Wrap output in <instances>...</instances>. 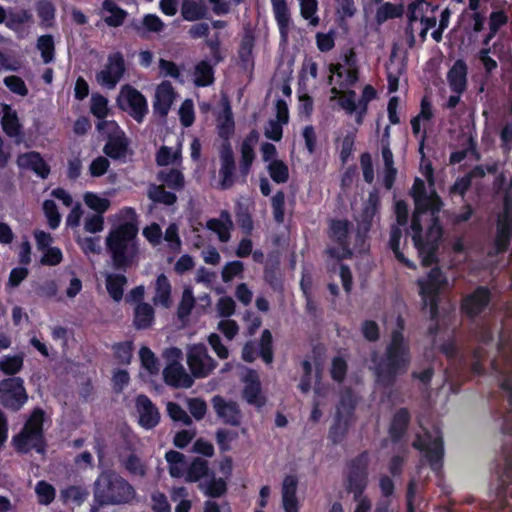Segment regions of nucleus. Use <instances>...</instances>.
I'll return each mask as SVG.
<instances>
[{
  "label": "nucleus",
  "mask_w": 512,
  "mask_h": 512,
  "mask_svg": "<svg viewBox=\"0 0 512 512\" xmlns=\"http://www.w3.org/2000/svg\"><path fill=\"white\" fill-rule=\"evenodd\" d=\"M329 84L334 85L330 100H338L339 106L348 114L355 115L358 125L363 123L368 104L376 97V90L371 85H365L361 97L356 100V92L350 88L359 79V66L354 51L346 53L341 61L329 66Z\"/></svg>",
  "instance_id": "obj_1"
},
{
  "label": "nucleus",
  "mask_w": 512,
  "mask_h": 512,
  "mask_svg": "<svg viewBox=\"0 0 512 512\" xmlns=\"http://www.w3.org/2000/svg\"><path fill=\"white\" fill-rule=\"evenodd\" d=\"M415 211L412 217L411 231L415 247L420 254L433 256L442 235V229L436 216L441 201L433 190H426L424 181L416 178L412 187Z\"/></svg>",
  "instance_id": "obj_2"
},
{
  "label": "nucleus",
  "mask_w": 512,
  "mask_h": 512,
  "mask_svg": "<svg viewBox=\"0 0 512 512\" xmlns=\"http://www.w3.org/2000/svg\"><path fill=\"white\" fill-rule=\"evenodd\" d=\"M395 323L384 355L372 357L376 381L385 387L394 385L397 377L405 374L411 363L410 344L403 335L404 321L397 316Z\"/></svg>",
  "instance_id": "obj_3"
},
{
  "label": "nucleus",
  "mask_w": 512,
  "mask_h": 512,
  "mask_svg": "<svg viewBox=\"0 0 512 512\" xmlns=\"http://www.w3.org/2000/svg\"><path fill=\"white\" fill-rule=\"evenodd\" d=\"M136 498L134 487L113 471L102 472L94 483V499L100 505H122Z\"/></svg>",
  "instance_id": "obj_4"
},
{
  "label": "nucleus",
  "mask_w": 512,
  "mask_h": 512,
  "mask_svg": "<svg viewBox=\"0 0 512 512\" xmlns=\"http://www.w3.org/2000/svg\"><path fill=\"white\" fill-rule=\"evenodd\" d=\"M118 224L114 225L106 237V245L113 256H124L132 252L138 233L136 214L132 208H123L116 215Z\"/></svg>",
  "instance_id": "obj_5"
},
{
  "label": "nucleus",
  "mask_w": 512,
  "mask_h": 512,
  "mask_svg": "<svg viewBox=\"0 0 512 512\" xmlns=\"http://www.w3.org/2000/svg\"><path fill=\"white\" fill-rule=\"evenodd\" d=\"M437 258H417L421 267L429 269L427 277L419 279L420 294L423 305L429 307V313L432 320L436 319L438 293L447 285V279L442 275L438 268Z\"/></svg>",
  "instance_id": "obj_6"
},
{
  "label": "nucleus",
  "mask_w": 512,
  "mask_h": 512,
  "mask_svg": "<svg viewBox=\"0 0 512 512\" xmlns=\"http://www.w3.org/2000/svg\"><path fill=\"white\" fill-rule=\"evenodd\" d=\"M43 419V411L40 409L34 410L22 431L13 437L12 443L18 452L26 453L31 449H36L39 452L42 450Z\"/></svg>",
  "instance_id": "obj_7"
},
{
  "label": "nucleus",
  "mask_w": 512,
  "mask_h": 512,
  "mask_svg": "<svg viewBox=\"0 0 512 512\" xmlns=\"http://www.w3.org/2000/svg\"><path fill=\"white\" fill-rule=\"evenodd\" d=\"M496 472L499 483L493 509L499 510L498 512H510L506 510L505 502L507 495L512 498V445L506 443L503 447Z\"/></svg>",
  "instance_id": "obj_8"
},
{
  "label": "nucleus",
  "mask_w": 512,
  "mask_h": 512,
  "mask_svg": "<svg viewBox=\"0 0 512 512\" xmlns=\"http://www.w3.org/2000/svg\"><path fill=\"white\" fill-rule=\"evenodd\" d=\"M495 186L499 190H504V211L499 216L497 224V236L495 239V248L497 253H504L509 245L512 236V202L506 191V179L503 174L499 175L495 180Z\"/></svg>",
  "instance_id": "obj_9"
},
{
  "label": "nucleus",
  "mask_w": 512,
  "mask_h": 512,
  "mask_svg": "<svg viewBox=\"0 0 512 512\" xmlns=\"http://www.w3.org/2000/svg\"><path fill=\"white\" fill-rule=\"evenodd\" d=\"M413 446L425 453V457L433 470H438L441 467L444 448L442 435L438 428H433L432 431H425L423 435H418L413 442Z\"/></svg>",
  "instance_id": "obj_10"
},
{
  "label": "nucleus",
  "mask_w": 512,
  "mask_h": 512,
  "mask_svg": "<svg viewBox=\"0 0 512 512\" xmlns=\"http://www.w3.org/2000/svg\"><path fill=\"white\" fill-rule=\"evenodd\" d=\"M126 72L124 56L120 52L111 53L103 68L96 73L97 83L109 90L116 87Z\"/></svg>",
  "instance_id": "obj_11"
},
{
  "label": "nucleus",
  "mask_w": 512,
  "mask_h": 512,
  "mask_svg": "<svg viewBox=\"0 0 512 512\" xmlns=\"http://www.w3.org/2000/svg\"><path fill=\"white\" fill-rule=\"evenodd\" d=\"M117 102L121 109L128 111L138 122L143 120L148 111L146 98L131 85L121 87Z\"/></svg>",
  "instance_id": "obj_12"
},
{
  "label": "nucleus",
  "mask_w": 512,
  "mask_h": 512,
  "mask_svg": "<svg viewBox=\"0 0 512 512\" xmlns=\"http://www.w3.org/2000/svg\"><path fill=\"white\" fill-rule=\"evenodd\" d=\"M27 401L23 380L19 377L4 379L0 382V404L12 409H20Z\"/></svg>",
  "instance_id": "obj_13"
},
{
  "label": "nucleus",
  "mask_w": 512,
  "mask_h": 512,
  "mask_svg": "<svg viewBox=\"0 0 512 512\" xmlns=\"http://www.w3.org/2000/svg\"><path fill=\"white\" fill-rule=\"evenodd\" d=\"M187 364L195 378L207 377L216 367V362L208 354L204 345H193L187 352Z\"/></svg>",
  "instance_id": "obj_14"
},
{
  "label": "nucleus",
  "mask_w": 512,
  "mask_h": 512,
  "mask_svg": "<svg viewBox=\"0 0 512 512\" xmlns=\"http://www.w3.org/2000/svg\"><path fill=\"white\" fill-rule=\"evenodd\" d=\"M135 408L138 422L143 428L151 429L159 423L160 413L146 395H138L136 397Z\"/></svg>",
  "instance_id": "obj_15"
},
{
  "label": "nucleus",
  "mask_w": 512,
  "mask_h": 512,
  "mask_svg": "<svg viewBox=\"0 0 512 512\" xmlns=\"http://www.w3.org/2000/svg\"><path fill=\"white\" fill-rule=\"evenodd\" d=\"M275 108L276 118L268 121L264 128V135L270 140L280 141L283 134V126L289 121V111L284 100H278Z\"/></svg>",
  "instance_id": "obj_16"
},
{
  "label": "nucleus",
  "mask_w": 512,
  "mask_h": 512,
  "mask_svg": "<svg viewBox=\"0 0 512 512\" xmlns=\"http://www.w3.org/2000/svg\"><path fill=\"white\" fill-rule=\"evenodd\" d=\"M272 11L277 23L281 41L288 42L289 33L294 28V22L291 17L290 9L285 0H270Z\"/></svg>",
  "instance_id": "obj_17"
},
{
  "label": "nucleus",
  "mask_w": 512,
  "mask_h": 512,
  "mask_svg": "<svg viewBox=\"0 0 512 512\" xmlns=\"http://www.w3.org/2000/svg\"><path fill=\"white\" fill-rule=\"evenodd\" d=\"M367 486V459L362 455L353 462L348 476L347 489L353 495H364L363 491Z\"/></svg>",
  "instance_id": "obj_18"
},
{
  "label": "nucleus",
  "mask_w": 512,
  "mask_h": 512,
  "mask_svg": "<svg viewBox=\"0 0 512 512\" xmlns=\"http://www.w3.org/2000/svg\"><path fill=\"white\" fill-rule=\"evenodd\" d=\"M221 167L219 170V186L221 189H229L234 184L235 162L230 145L223 146L220 152Z\"/></svg>",
  "instance_id": "obj_19"
},
{
  "label": "nucleus",
  "mask_w": 512,
  "mask_h": 512,
  "mask_svg": "<svg viewBox=\"0 0 512 512\" xmlns=\"http://www.w3.org/2000/svg\"><path fill=\"white\" fill-rule=\"evenodd\" d=\"M468 67L464 60L458 59L447 72V83L452 92L464 93L467 89Z\"/></svg>",
  "instance_id": "obj_20"
},
{
  "label": "nucleus",
  "mask_w": 512,
  "mask_h": 512,
  "mask_svg": "<svg viewBox=\"0 0 512 512\" xmlns=\"http://www.w3.org/2000/svg\"><path fill=\"white\" fill-rule=\"evenodd\" d=\"M176 93L169 81L161 82L155 91L153 108L161 116H166L175 100Z\"/></svg>",
  "instance_id": "obj_21"
},
{
  "label": "nucleus",
  "mask_w": 512,
  "mask_h": 512,
  "mask_svg": "<svg viewBox=\"0 0 512 512\" xmlns=\"http://www.w3.org/2000/svg\"><path fill=\"white\" fill-rule=\"evenodd\" d=\"M163 376L165 382L176 388H190L193 383V376H191L182 364L166 365Z\"/></svg>",
  "instance_id": "obj_22"
},
{
  "label": "nucleus",
  "mask_w": 512,
  "mask_h": 512,
  "mask_svg": "<svg viewBox=\"0 0 512 512\" xmlns=\"http://www.w3.org/2000/svg\"><path fill=\"white\" fill-rule=\"evenodd\" d=\"M16 162L20 168L31 170L41 178H46L50 173V168L47 163L43 160L41 155L35 151L20 154Z\"/></svg>",
  "instance_id": "obj_23"
},
{
  "label": "nucleus",
  "mask_w": 512,
  "mask_h": 512,
  "mask_svg": "<svg viewBox=\"0 0 512 512\" xmlns=\"http://www.w3.org/2000/svg\"><path fill=\"white\" fill-rule=\"evenodd\" d=\"M244 383L243 395L245 400L257 407L264 405L265 399L261 393L258 374L253 370H248L244 376Z\"/></svg>",
  "instance_id": "obj_24"
},
{
  "label": "nucleus",
  "mask_w": 512,
  "mask_h": 512,
  "mask_svg": "<svg viewBox=\"0 0 512 512\" xmlns=\"http://www.w3.org/2000/svg\"><path fill=\"white\" fill-rule=\"evenodd\" d=\"M212 403L217 415L225 423L234 426L240 423L241 414L236 403L226 402L220 396H215L212 400Z\"/></svg>",
  "instance_id": "obj_25"
},
{
  "label": "nucleus",
  "mask_w": 512,
  "mask_h": 512,
  "mask_svg": "<svg viewBox=\"0 0 512 512\" xmlns=\"http://www.w3.org/2000/svg\"><path fill=\"white\" fill-rule=\"evenodd\" d=\"M298 480L295 476H286L282 483V505L285 512H298L299 502L296 496Z\"/></svg>",
  "instance_id": "obj_26"
},
{
  "label": "nucleus",
  "mask_w": 512,
  "mask_h": 512,
  "mask_svg": "<svg viewBox=\"0 0 512 512\" xmlns=\"http://www.w3.org/2000/svg\"><path fill=\"white\" fill-rule=\"evenodd\" d=\"M488 303V290L484 288H478L473 294L465 298L462 307L469 316H476L482 312Z\"/></svg>",
  "instance_id": "obj_27"
},
{
  "label": "nucleus",
  "mask_w": 512,
  "mask_h": 512,
  "mask_svg": "<svg viewBox=\"0 0 512 512\" xmlns=\"http://www.w3.org/2000/svg\"><path fill=\"white\" fill-rule=\"evenodd\" d=\"M378 206V195L376 193H371L358 220V226L361 231L368 232L370 230L377 217Z\"/></svg>",
  "instance_id": "obj_28"
},
{
  "label": "nucleus",
  "mask_w": 512,
  "mask_h": 512,
  "mask_svg": "<svg viewBox=\"0 0 512 512\" xmlns=\"http://www.w3.org/2000/svg\"><path fill=\"white\" fill-rule=\"evenodd\" d=\"M154 296H153V303L156 306H161L163 308H169L172 305V287L167 279V277L164 274H160L155 282L154 285Z\"/></svg>",
  "instance_id": "obj_29"
},
{
  "label": "nucleus",
  "mask_w": 512,
  "mask_h": 512,
  "mask_svg": "<svg viewBox=\"0 0 512 512\" xmlns=\"http://www.w3.org/2000/svg\"><path fill=\"white\" fill-rule=\"evenodd\" d=\"M207 228L218 235L222 242L230 239V231L233 228V222L227 211H222L219 218L210 219L207 222Z\"/></svg>",
  "instance_id": "obj_30"
},
{
  "label": "nucleus",
  "mask_w": 512,
  "mask_h": 512,
  "mask_svg": "<svg viewBox=\"0 0 512 512\" xmlns=\"http://www.w3.org/2000/svg\"><path fill=\"white\" fill-rule=\"evenodd\" d=\"M199 489L208 497L218 498L226 492V481L219 477H215L213 473H209L202 481L199 482Z\"/></svg>",
  "instance_id": "obj_31"
},
{
  "label": "nucleus",
  "mask_w": 512,
  "mask_h": 512,
  "mask_svg": "<svg viewBox=\"0 0 512 512\" xmlns=\"http://www.w3.org/2000/svg\"><path fill=\"white\" fill-rule=\"evenodd\" d=\"M154 309L146 302H140L134 307L133 325L137 329H148L154 322Z\"/></svg>",
  "instance_id": "obj_32"
},
{
  "label": "nucleus",
  "mask_w": 512,
  "mask_h": 512,
  "mask_svg": "<svg viewBox=\"0 0 512 512\" xmlns=\"http://www.w3.org/2000/svg\"><path fill=\"white\" fill-rule=\"evenodd\" d=\"M101 16L107 25L117 27L124 22L126 12L112 0H105L102 4Z\"/></svg>",
  "instance_id": "obj_33"
},
{
  "label": "nucleus",
  "mask_w": 512,
  "mask_h": 512,
  "mask_svg": "<svg viewBox=\"0 0 512 512\" xmlns=\"http://www.w3.org/2000/svg\"><path fill=\"white\" fill-rule=\"evenodd\" d=\"M105 278L108 294L115 302H120L127 284L126 276L120 273H106Z\"/></svg>",
  "instance_id": "obj_34"
},
{
  "label": "nucleus",
  "mask_w": 512,
  "mask_h": 512,
  "mask_svg": "<svg viewBox=\"0 0 512 512\" xmlns=\"http://www.w3.org/2000/svg\"><path fill=\"white\" fill-rule=\"evenodd\" d=\"M221 104L222 111L217 116V128L220 136L227 139L234 131V120L229 102L223 99Z\"/></svg>",
  "instance_id": "obj_35"
},
{
  "label": "nucleus",
  "mask_w": 512,
  "mask_h": 512,
  "mask_svg": "<svg viewBox=\"0 0 512 512\" xmlns=\"http://www.w3.org/2000/svg\"><path fill=\"white\" fill-rule=\"evenodd\" d=\"M381 155L384 162L383 181L385 187L389 190L394 184L397 169L394 167L393 153L389 147L388 141L386 143L383 142Z\"/></svg>",
  "instance_id": "obj_36"
},
{
  "label": "nucleus",
  "mask_w": 512,
  "mask_h": 512,
  "mask_svg": "<svg viewBox=\"0 0 512 512\" xmlns=\"http://www.w3.org/2000/svg\"><path fill=\"white\" fill-rule=\"evenodd\" d=\"M1 122L4 132L9 137H18L21 135V124L19 122L17 112L8 105L3 106Z\"/></svg>",
  "instance_id": "obj_37"
},
{
  "label": "nucleus",
  "mask_w": 512,
  "mask_h": 512,
  "mask_svg": "<svg viewBox=\"0 0 512 512\" xmlns=\"http://www.w3.org/2000/svg\"><path fill=\"white\" fill-rule=\"evenodd\" d=\"M182 17L187 21H196L206 14V7L203 0H182Z\"/></svg>",
  "instance_id": "obj_38"
},
{
  "label": "nucleus",
  "mask_w": 512,
  "mask_h": 512,
  "mask_svg": "<svg viewBox=\"0 0 512 512\" xmlns=\"http://www.w3.org/2000/svg\"><path fill=\"white\" fill-rule=\"evenodd\" d=\"M36 246L42 256H62L59 248L53 246V238L50 234L37 230L34 232Z\"/></svg>",
  "instance_id": "obj_39"
},
{
  "label": "nucleus",
  "mask_w": 512,
  "mask_h": 512,
  "mask_svg": "<svg viewBox=\"0 0 512 512\" xmlns=\"http://www.w3.org/2000/svg\"><path fill=\"white\" fill-rule=\"evenodd\" d=\"M167 462L169 463V473L174 478H180L186 476L187 465L185 463V456L177 451H168L165 455Z\"/></svg>",
  "instance_id": "obj_40"
},
{
  "label": "nucleus",
  "mask_w": 512,
  "mask_h": 512,
  "mask_svg": "<svg viewBox=\"0 0 512 512\" xmlns=\"http://www.w3.org/2000/svg\"><path fill=\"white\" fill-rule=\"evenodd\" d=\"M209 474L208 463L206 460L201 458H196L192 461V463L187 467L186 473V481L188 482H198L205 479Z\"/></svg>",
  "instance_id": "obj_41"
},
{
  "label": "nucleus",
  "mask_w": 512,
  "mask_h": 512,
  "mask_svg": "<svg viewBox=\"0 0 512 512\" xmlns=\"http://www.w3.org/2000/svg\"><path fill=\"white\" fill-rule=\"evenodd\" d=\"M181 160L180 145L176 147L162 146L156 155L157 164L160 166H168L176 164Z\"/></svg>",
  "instance_id": "obj_42"
},
{
  "label": "nucleus",
  "mask_w": 512,
  "mask_h": 512,
  "mask_svg": "<svg viewBox=\"0 0 512 512\" xmlns=\"http://www.w3.org/2000/svg\"><path fill=\"white\" fill-rule=\"evenodd\" d=\"M84 203L93 211L95 214L103 215L110 208V200L99 196L94 192H86L83 195Z\"/></svg>",
  "instance_id": "obj_43"
},
{
  "label": "nucleus",
  "mask_w": 512,
  "mask_h": 512,
  "mask_svg": "<svg viewBox=\"0 0 512 512\" xmlns=\"http://www.w3.org/2000/svg\"><path fill=\"white\" fill-rule=\"evenodd\" d=\"M409 420L410 414L407 409L401 408L395 413L390 427V434L394 439L399 438L404 433Z\"/></svg>",
  "instance_id": "obj_44"
},
{
  "label": "nucleus",
  "mask_w": 512,
  "mask_h": 512,
  "mask_svg": "<svg viewBox=\"0 0 512 512\" xmlns=\"http://www.w3.org/2000/svg\"><path fill=\"white\" fill-rule=\"evenodd\" d=\"M34 491L37 496V501L41 505L51 504L56 496L54 486L44 480L36 483Z\"/></svg>",
  "instance_id": "obj_45"
},
{
  "label": "nucleus",
  "mask_w": 512,
  "mask_h": 512,
  "mask_svg": "<svg viewBox=\"0 0 512 512\" xmlns=\"http://www.w3.org/2000/svg\"><path fill=\"white\" fill-rule=\"evenodd\" d=\"M158 179L172 189H182L184 186V176L177 169L162 170L158 174Z\"/></svg>",
  "instance_id": "obj_46"
},
{
  "label": "nucleus",
  "mask_w": 512,
  "mask_h": 512,
  "mask_svg": "<svg viewBox=\"0 0 512 512\" xmlns=\"http://www.w3.org/2000/svg\"><path fill=\"white\" fill-rule=\"evenodd\" d=\"M348 426L349 417L346 415H342L340 414V411H337L335 424L331 427L329 431V438L332 440L333 443H338L344 438L348 430Z\"/></svg>",
  "instance_id": "obj_47"
},
{
  "label": "nucleus",
  "mask_w": 512,
  "mask_h": 512,
  "mask_svg": "<svg viewBox=\"0 0 512 512\" xmlns=\"http://www.w3.org/2000/svg\"><path fill=\"white\" fill-rule=\"evenodd\" d=\"M300 15L304 20L309 22V25L316 27L319 24L318 1L317 0H305L299 3Z\"/></svg>",
  "instance_id": "obj_48"
},
{
  "label": "nucleus",
  "mask_w": 512,
  "mask_h": 512,
  "mask_svg": "<svg viewBox=\"0 0 512 512\" xmlns=\"http://www.w3.org/2000/svg\"><path fill=\"white\" fill-rule=\"evenodd\" d=\"M213 82V70L209 63L202 61L196 65L194 83L197 86H208Z\"/></svg>",
  "instance_id": "obj_49"
},
{
  "label": "nucleus",
  "mask_w": 512,
  "mask_h": 512,
  "mask_svg": "<svg viewBox=\"0 0 512 512\" xmlns=\"http://www.w3.org/2000/svg\"><path fill=\"white\" fill-rule=\"evenodd\" d=\"M32 21V14L27 10L10 11L6 21V26L14 31H18L22 25Z\"/></svg>",
  "instance_id": "obj_50"
},
{
  "label": "nucleus",
  "mask_w": 512,
  "mask_h": 512,
  "mask_svg": "<svg viewBox=\"0 0 512 512\" xmlns=\"http://www.w3.org/2000/svg\"><path fill=\"white\" fill-rule=\"evenodd\" d=\"M195 305V298L191 288H185L182 293V298L178 306V317L182 321L186 320L190 315Z\"/></svg>",
  "instance_id": "obj_51"
},
{
  "label": "nucleus",
  "mask_w": 512,
  "mask_h": 512,
  "mask_svg": "<svg viewBox=\"0 0 512 512\" xmlns=\"http://www.w3.org/2000/svg\"><path fill=\"white\" fill-rule=\"evenodd\" d=\"M125 152L126 141L124 137L110 139L104 146V153L113 159H119L125 156Z\"/></svg>",
  "instance_id": "obj_52"
},
{
  "label": "nucleus",
  "mask_w": 512,
  "mask_h": 512,
  "mask_svg": "<svg viewBox=\"0 0 512 512\" xmlns=\"http://www.w3.org/2000/svg\"><path fill=\"white\" fill-rule=\"evenodd\" d=\"M148 196L154 202L163 203L165 205H172L176 201V195L168 192L162 185H153L149 188Z\"/></svg>",
  "instance_id": "obj_53"
},
{
  "label": "nucleus",
  "mask_w": 512,
  "mask_h": 512,
  "mask_svg": "<svg viewBox=\"0 0 512 512\" xmlns=\"http://www.w3.org/2000/svg\"><path fill=\"white\" fill-rule=\"evenodd\" d=\"M37 48L41 52L44 63H50L54 59V41L52 36L43 35L37 40Z\"/></svg>",
  "instance_id": "obj_54"
},
{
  "label": "nucleus",
  "mask_w": 512,
  "mask_h": 512,
  "mask_svg": "<svg viewBox=\"0 0 512 512\" xmlns=\"http://www.w3.org/2000/svg\"><path fill=\"white\" fill-rule=\"evenodd\" d=\"M122 464L125 469L134 476L143 477L146 474L145 464L135 454H130L128 457L122 459Z\"/></svg>",
  "instance_id": "obj_55"
},
{
  "label": "nucleus",
  "mask_w": 512,
  "mask_h": 512,
  "mask_svg": "<svg viewBox=\"0 0 512 512\" xmlns=\"http://www.w3.org/2000/svg\"><path fill=\"white\" fill-rule=\"evenodd\" d=\"M23 357L21 355L5 356L0 360V370L8 375H14L21 370Z\"/></svg>",
  "instance_id": "obj_56"
},
{
  "label": "nucleus",
  "mask_w": 512,
  "mask_h": 512,
  "mask_svg": "<svg viewBox=\"0 0 512 512\" xmlns=\"http://www.w3.org/2000/svg\"><path fill=\"white\" fill-rule=\"evenodd\" d=\"M349 231V223L346 220H333L330 224V236L344 246Z\"/></svg>",
  "instance_id": "obj_57"
},
{
  "label": "nucleus",
  "mask_w": 512,
  "mask_h": 512,
  "mask_svg": "<svg viewBox=\"0 0 512 512\" xmlns=\"http://www.w3.org/2000/svg\"><path fill=\"white\" fill-rule=\"evenodd\" d=\"M271 178L277 183H284L288 180L289 172L286 164L280 160H273L268 165Z\"/></svg>",
  "instance_id": "obj_58"
},
{
  "label": "nucleus",
  "mask_w": 512,
  "mask_h": 512,
  "mask_svg": "<svg viewBox=\"0 0 512 512\" xmlns=\"http://www.w3.org/2000/svg\"><path fill=\"white\" fill-rule=\"evenodd\" d=\"M235 309L236 303L233 298L229 296L220 297L215 304L217 316L220 318L228 319L235 313Z\"/></svg>",
  "instance_id": "obj_59"
},
{
  "label": "nucleus",
  "mask_w": 512,
  "mask_h": 512,
  "mask_svg": "<svg viewBox=\"0 0 512 512\" xmlns=\"http://www.w3.org/2000/svg\"><path fill=\"white\" fill-rule=\"evenodd\" d=\"M43 211L51 229H56L61 222V215L53 200H45L43 203Z\"/></svg>",
  "instance_id": "obj_60"
},
{
  "label": "nucleus",
  "mask_w": 512,
  "mask_h": 512,
  "mask_svg": "<svg viewBox=\"0 0 512 512\" xmlns=\"http://www.w3.org/2000/svg\"><path fill=\"white\" fill-rule=\"evenodd\" d=\"M260 355L262 359L270 364L273 361L272 352V334L269 330H264L260 339Z\"/></svg>",
  "instance_id": "obj_61"
},
{
  "label": "nucleus",
  "mask_w": 512,
  "mask_h": 512,
  "mask_svg": "<svg viewBox=\"0 0 512 512\" xmlns=\"http://www.w3.org/2000/svg\"><path fill=\"white\" fill-rule=\"evenodd\" d=\"M91 113L99 119H103L108 113V100L99 94L91 97Z\"/></svg>",
  "instance_id": "obj_62"
},
{
  "label": "nucleus",
  "mask_w": 512,
  "mask_h": 512,
  "mask_svg": "<svg viewBox=\"0 0 512 512\" xmlns=\"http://www.w3.org/2000/svg\"><path fill=\"white\" fill-rule=\"evenodd\" d=\"M3 82L5 86L14 94L22 97L28 94V88L25 82L18 76H7L4 78Z\"/></svg>",
  "instance_id": "obj_63"
},
{
  "label": "nucleus",
  "mask_w": 512,
  "mask_h": 512,
  "mask_svg": "<svg viewBox=\"0 0 512 512\" xmlns=\"http://www.w3.org/2000/svg\"><path fill=\"white\" fill-rule=\"evenodd\" d=\"M88 495L89 493L87 490L78 486L68 487L62 492V496L65 501H72L77 505L83 503L87 499Z\"/></svg>",
  "instance_id": "obj_64"
}]
</instances>
